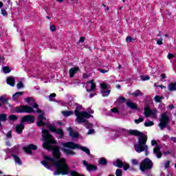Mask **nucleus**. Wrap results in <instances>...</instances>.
<instances>
[{"instance_id":"obj_1","label":"nucleus","mask_w":176,"mask_h":176,"mask_svg":"<svg viewBox=\"0 0 176 176\" xmlns=\"http://www.w3.org/2000/svg\"><path fill=\"white\" fill-rule=\"evenodd\" d=\"M41 137L44 143L43 144V148L47 151H51L54 160H58L61 159V151H60V146L56 145L57 141L53 139V135L50 133L47 129H43ZM54 145V146H53Z\"/></svg>"},{"instance_id":"obj_2","label":"nucleus","mask_w":176,"mask_h":176,"mask_svg":"<svg viewBox=\"0 0 176 176\" xmlns=\"http://www.w3.org/2000/svg\"><path fill=\"white\" fill-rule=\"evenodd\" d=\"M80 109H82V106H77L76 107V109L74 110V113L76 118V122L78 124H80V123H84L86 122L85 119H89V118H93V116L91 114L87 113V111H80Z\"/></svg>"},{"instance_id":"obj_3","label":"nucleus","mask_w":176,"mask_h":176,"mask_svg":"<svg viewBox=\"0 0 176 176\" xmlns=\"http://www.w3.org/2000/svg\"><path fill=\"white\" fill-rule=\"evenodd\" d=\"M63 146L64 148H69V149H80L82 152H85L87 155H90V149L87 147L80 146V144H75L74 142H67L63 143Z\"/></svg>"},{"instance_id":"obj_4","label":"nucleus","mask_w":176,"mask_h":176,"mask_svg":"<svg viewBox=\"0 0 176 176\" xmlns=\"http://www.w3.org/2000/svg\"><path fill=\"white\" fill-rule=\"evenodd\" d=\"M12 113H34V109L29 105H19L15 107L12 111Z\"/></svg>"},{"instance_id":"obj_5","label":"nucleus","mask_w":176,"mask_h":176,"mask_svg":"<svg viewBox=\"0 0 176 176\" xmlns=\"http://www.w3.org/2000/svg\"><path fill=\"white\" fill-rule=\"evenodd\" d=\"M153 167V162L150 160L149 158H145L142 161V163L140 165V170L142 173H145L148 170H151Z\"/></svg>"},{"instance_id":"obj_6","label":"nucleus","mask_w":176,"mask_h":176,"mask_svg":"<svg viewBox=\"0 0 176 176\" xmlns=\"http://www.w3.org/2000/svg\"><path fill=\"white\" fill-rule=\"evenodd\" d=\"M160 122L159 123L158 126L161 130H163L167 127V124H168V122H170V117L167 116V113L164 112L161 114Z\"/></svg>"},{"instance_id":"obj_7","label":"nucleus","mask_w":176,"mask_h":176,"mask_svg":"<svg viewBox=\"0 0 176 176\" xmlns=\"http://www.w3.org/2000/svg\"><path fill=\"white\" fill-rule=\"evenodd\" d=\"M134 146H135V151L138 153H141V152H144L146 156H148V155H149V151H148V145L136 143L134 144Z\"/></svg>"},{"instance_id":"obj_8","label":"nucleus","mask_w":176,"mask_h":176,"mask_svg":"<svg viewBox=\"0 0 176 176\" xmlns=\"http://www.w3.org/2000/svg\"><path fill=\"white\" fill-rule=\"evenodd\" d=\"M21 123H28L29 124H32L35 123V117L32 115H27L22 117L21 120Z\"/></svg>"},{"instance_id":"obj_9","label":"nucleus","mask_w":176,"mask_h":176,"mask_svg":"<svg viewBox=\"0 0 176 176\" xmlns=\"http://www.w3.org/2000/svg\"><path fill=\"white\" fill-rule=\"evenodd\" d=\"M157 111L155 109L153 110L151 109L149 106L144 107V116L146 118H149L150 116H153V118H156Z\"/></svg>"},{"instance_id":"obj_10","label":"nucleus","mask_w":176,"mask_h":176,"mask_svg":"<svg viewBox=\"0 0 176 176\" xmlns=\"http://www.w3.org/2000/svg\"><path fill=\"white\" fill-rule=\"evenodd\" d=\"M48 129L52 133H55V134L60 135V138H64V131L62 129H56L54 125H48Z\"/></svg>"},{"instance_id":"obj_11","label":"nucleus","mask_w":176,"mask_h":176,"mask_svg":"<svg viewBox=\"0 0 176 176\" xmlns=\"http://www.w3.org/2000/svg\"><path fill=\"white\" fill-rule=\"evenodd\" d=\"M82 164H84V166H85V167L87 168V170L88 171H97V166L96 165H93L91 164L87 163V161H82Z\"/></svg>"},{"instance_id":"obj_12","label":"nucleus","mask_w":176,"mask_h":176,"mask_svg":"<svg viewBox=\"0 0 176 176\" xmlns=\"http://www.w3.org/2000/svg\"><path fill=\"white\" fill-rule=\"evenodd\" d=\"M128 135H135V137H140L144 135V133L137 129H130L128 131Z\"/></svg>"},{"instance_id":"obj_13","label":"nucleus","mask_w":176,"mask_h":176,"mask_svg":"<svg viewBox=\"0 0 176 176\" xmlns=\"http://www.w3.org/2000/svg\"><path fill=\"white\" fill-rule=\"evenodd\" d=\"M78 72H79V67L75 66L74 67H72L69 70L70 78H74L75 76V74H78Z\"/></svg>"},{"instance_id":"obj_14","label":"nucleus","mask_w":176,"mask_h":176,"mask_svg":"<svg viewBox=\"0 0 176 176\" xmlns=\"http://www.w3.org/2000/svg\"><path fill=\"white\" fill-rule=\"evenodd\" d=\"M67 131H69V137H72V138H78L79 133L74 132L72 127L67 128Z\"/></svg>"},{"instance_id":"obj_15","label":"nucleus","mask_w":176,"mask_h":176,"mask_svg":"<svg viewBox=\"0 0 176 176\" xmlns=\"http://www.w3.org/2000/svg\"><path fill=\"white\" fill-rule=\"evenodd\" d=\"M153 153L156 155L157 159H162V156H163V154L160 152V146H159L154 147Z\"/></svg>"},{"instance_id":"obj_16","label":"nucleus","mask_w":176,"mask_h":176,"mask_svg":"<svg viewBox=\"0 0 176 176\" xmlns=\"http://www.w3.org/2000/svg\"><path fill=\"white\" fill-rule=\"evenodd\" d=\"M146 141H148V137L146 135H143L139 136V142L138 144L142 145H146Z\"/></svg>"},{"instance_id":"obj_17","label":"nucleus","mask_w":176,"mask_h":176,"mask_svg":"<svg viewBox=\"0 0 176 176\" xmlns=\"http://www.w3.org/2000/svg\"><path fill=\"white\" fill-rule=\"evenodd\" d=\"M25 127L24 124L21 122V124L16 126V133L17 134H23V130H24Z\"/></svg>"},{"instance_id":"obj_18","label":"nucleus","mask_w":176,"mask_h":176,"mask_svg":"<svg viewBox=\"0 0 176 176\" xmlns=\"http://www.w3.org/2000/svg\"><path fill=\"white\" fill-rule=\"evenodd\" d=\"M6 82L8 85H10V86H12L13 87H14V83H16V80L14 79V77L10 76L7 78Z\"/></svg>"},{"instance_id":"obj_19","label":"nucleus","mask_w":176,"mask_h":176,"mask_svg":"<svg viewBox=\"0 0 176 176\" xmlns=\"http://www.w3.org/2000/svg\"><path fill=\"white\" fill-rule=\"evenodd\" d=\"M8 120V114L3 113L0 114V129H2V122Z\"/></svg>"},{"instance_id":"obj_20","label":"nucleus","mask_w":176,"mask_h":176,"mask_svg":"<svg viewBox=\"0 0 176 176\" xmlns=\"http://www.w3.org/2000/svg\"><path fill=\"white\" fill-rule=\"evenodd\" d=\"M126 107H128L131 109H133V110L138 109V104H137V103H134L133 102H126Z\"/></svg>"},{"instance_id":"obj_21","label":"nucleus","mask_w":176,"mask_h":176,"mask_svg":"<svg viewBox=\"0 0 176 176\" xmlns=\"http://www.w3.org/2000/svg\"><path fill=\"white\" fill-rule=\"evenodd\" d=\"M88 83H90V85H91V88L90 89H87V91L88 93H90V91H93V90H96V83H94V80L88 81Z\"/></svg>"},{"instance_id":"obj_22","label":"nucleus","mask_w":176,"mask_h":176,"mask_svg":"<svg viewBox=\"0 0 176 176\" xmlns=\"http://www.w3.org/2000/svg\"><path fill=\"white\" fill-rule=\"evenodd\" d=\"M168 91H176V82H170L168 86Z\"/></svg>"},{"instance_id":"obj_23","label":"nucleus","mask_w":176,"mask_h":176,"mask_svg":"<svg viewBox=\"0 0 176 176\" xmlns=\"http://www.w3.org/2000/svg\"><path fill=\"white\" fill-rule=\"evenodd\" d=\"M12 157L14 160V162L19 164V166H21V164H23V162H21V159H20V157L14 154L12 155Z\"/></svg>"},{"instance_id":"obj_24","label":"nucleus","mask_w":176,"mask_h":176,"mask_svg":"<svg viewBox=\"0 0 176 176\" xmlns=\"http://www.w3.org/2000/svg\"><path fill=\"white\" fill-rule=\"evenodd\" d=\"M24 94V92L23 91H19L13 94L12 96V100L13 101H17V98L20 97V96H23Z\"/></svg>"},{"instance_id":"obj_25","label":"nucleus","mask_w":176,"mask_h":176,"mask_svg":"<svg viewBox=\"0 0 176 176\" xmlns=\"http://www.w3.org/2000/svg\"><path fill=\"white\" fill-rule=\"evenodd\" d=\"M64 153H65V155L67 156H74V155H75V152L72 151V150H69L68 148H63V149Z\"/></svg>"},{"instance_id":"obj_26","label":"nucleus","mask_w":176,"mask_h":176,"mask_svg":"<svg viewBox=\"0 0 176 176\" xmlns=\"http://www.w3.org/2000/svg\"><path fill=\"white\" fill-rule=\"evenodd\" d=\"M75 113L72 111H62V115L65 118H68V116H71V115H74Z\"/></svg>"},{"instance_id":"obj_27","label":"nucleus","mask_w":176,"mask_h":176,"mask_svg":"<svg viewBox=\"0 0 176 176\" xmlns=\"http://www.w3.org/2000/svg\"><path fill=\"white\" fill-rule=\"evenodd\" d=\"M123 161L120 160H117L116 162V167H118V168H123Z\"/></svg>"},{"instance_id":"obj_28","label":"nucleus","mask_w":176,"mask_h":176,"mask_svg":"<svg viewBox=\"0 0 176 176\" xmlns=\"http://www.w3.org/2000/svg\"><path fill=\"white\" fill-rule=\"evenodd\" d=\"M100 93L102 96V97H108L111 93V90L108 89L105 91V89H102L100 91Z\"/></svg>"},{"instance_id":"obj_29","label":"nucleus","mask_w":176,"mask_h":176,"mask_svg":"<svg viewBox=\"0 0 176 176\" xmlns=\"http://www.w3.org/2000/svg\"><path fill=\"white\" fill-rule=\"evenodd\" d=\"M19 117L14 114H11L8 116V120H10L11 122H15V120H18Z\"/></svg>"},{"instance_id":"obj_30","label":"nucleus","mask_w":176,"mask_h":176,"mask_svg":"<svg viewBox=\"0 0 176 176\" xmlns=\"http://www.w3.org/2000/svg\"><path fill=\"white\" fill-rule=\"evenodd\" d=\"M99 164L100 166H107V164H108V161H107V159L102 157L100 158V161H99Z\"/></svg>"},{"instance_id":"obj_31","label":"nucleus","mask_w":176,"mask_h":176,"mask_svg":"<svg viewBox=\"0 0 176 176\" xmlns=\"http://www.w3.org/2000/svg\"><path fill=\"white\" fill-rule=\"evenodd\" d=\"M131 96H134V97H139L140 96H142V92H141L140 89H137L131 94Z\"/></svg>"},{"instance_id":"obj_32","label":"nucleus","mask_w":176,"mask_h":176,"mask_svg":"<svg viewBox=\"0 0 176 176\" xmlns=\"http://www.w3.org/2000/svg\"><path fill=\"white\" fill-rule=\"evenodd\" d=\"M23 150L25 152V153L32 155V150H31L30 145L28 147H23Z\"/></svg>"},{"instance_id":"obj_33","label":"nucleus","mask_w":176,"mask_h":176,"mask_svg":"<svg viewBox=\"0 0 176 176\" xmlns=\"http://www.w3.org/2000/svg\"><path fill=\"white\" fill-rule=\"evenodd\" d=\"M37 126L38 127H42V126H48V124L43 122V120H38L37 122Z\"/></svg>"},{"instance_id":"obj_34","label":"nucleus","mask_w":176,"mask_h":176,"mask_svg":"<svg viewBox=\"0 0 176 176\" xmlns=\"http://www.w3.org/2000/svg\"><path fill=\"white\" fill-rule=\"evenodd\" d=\"M3 71L4 74H9L10 72H12V69H10V67H9V66H4L3 67Z\"/></svg>"},{"instance_id":"obj_35","label":"nucleus","mask_w":176,"mask_h":176,"mask_svg":"<svg viewBox=\"0 0 176 176\" xmlns=\"http://www.w3.org/2000/svg\"><path fill=\"white\" fill-rule=\"evenodd\" d=\"M135 41V38L131 37V36H127L126 38V42H127V43H131L133 42H134Z\"/></svg>"},{"instance_id":"obj_36","label":"nucleus","mask_w":176,"mask_h":176,"mask_svg":"<svg viewBox=\"0 0 176 176\" xmlns=\"http://www.w3.org/2000/svg\"><path fill=\"white\" fill-rule=\"evenodd\" d=\"M126 102V98L120 96L118 97V104H123Z\"/></svg>"},{"instance_id":"obj_37","label":"nucleus","mask_w":176,"mask_h":176,"mask_svg":"<svg viewBox=\"0 0 176 176\" xmlns=\"http://www.w3.org/2000/svg\"><path fill=\"white\" fill-rule=\"evenodd\" d=\"M155 102H162V100H163V96H156L154 98Z\"/></svg>"},{"instance_id":"obj_38","label":"nucleus","mask_w":176,"mask_h":176,"mask_svg":"<svg viewBox=\"0 0 176 176\" xmlns=\"http://www.w3.org/2000/svg\"><path fill=\"white\" fill-rule=\"evenodd\" d=\"M154 124H155V122H153V121L144 122L145 127H151V126H153Z\"/></svg>"},{"instance_id":"obj_39","label":"nucleus","mask_w":176,"mask_h":176,"mask_svg":"<svg viewBox=\"0 0 176 176\" xmlns=\"http://www.w3.org/2000/svg\"><path fill=\"white\" fill-rule=\"evenodd\" d=\"M0 101H1V102L3 104H9V100L5 98L3 96L0 97Z\"/></svg>"},{"instance_id":"obj_40","label":"nucleus","mask_w":176,"mask_h":176,"mask_svg":"<svg viewBox=\"0 0 176 176\" xmlns=\"http://www.w3.org/2000/svg\"><path fill=\"white\" fill-rule=\"evenodd\" d=\"M140 79L143 81L145 80H149V79H151V76L146 75V76H140Z\"/></svg>"},{"instance_id":"obj_41","label":"nucleus","mask_w":176,"mask_h":176,"mask_svg":"<svg viewBox=\"0 0 176 176\" xmlns=\"http://www.w3.org/2000/svg\"><path fill=\"white\" fill-rule=\"evenodd\" d=\"M144 119L145 118L144 117H141L139 119L135 120V123H136V124H139V123H142Z\"/></svg>"},{"instance_id":"obj_42","label":"nucleus","mask_w":176,"mask_h":176,"mask_svg":"<svg viewBox=\"0 0 176 176\" xmlns=\"http://www.w3.org/2000/svg\"><path fill=\"white\" fill-rule=\"evenodd\" d=\"M84 123H85V126L86 129H91V127H93V124L87 122V120H86V122H85Z\"/></svg>"},{"instance_id":"obj_43","label":"nucleus","mask_w":176,"mask_h":176,"mask_svg":"<svg viewBox=\"0 0 176 176\" xmlns=\"http://www.w3.org/2000/svg\"><path fill=\"white\" fill-rule=\"evenodd\" d=\"M123 174V171L122 170V169H117L116 170V176H122Z\"/></svg>"},{"instance_id":"obj_44","label":"nucleus","mask_w":176,"mask_h":176,"mask_svg":"<svg viewBox=\"0 0 176 176\" xmlns=\"http://www.w3.org/2000/svg\"><path fill=\"white\" fill-rule=\"evenodd\" d=\"M29 146L32 151H36V149H38V146L35 144H29Z\"/></svg>"},{"instance_id":"obj_45","label":"nucleus","mask_w":176,"mask_h":176,"mask_svg":"<svg viewBox=\"0 0 176 176\" xmlns=\"http://www.w3.org/2000/svg\"><path fill=\"white\" fill-rule=\"evenodd\" d=\"M123 169L124 170V171H127V170H129L130 168V164L125 163L123 164Z\"/></svg>"},{"instance_id":"obj_46","label":"nucleus","mask_w":176,"mask_h":176,"mask_svg":"<svg viewBox=\"0 0 176 176\" xmlns=\"http://www.w3.org/2000/svg\"><path fill=\"white\" fill-rule=\"evenodd\" d=\"M17 89H23L24 87V84L23 83L22 81H20L17 85H16Z\"/></svg>"},{"instance_id":"obj_47","label":"nucleus","mask_w":176,"mask_h":176,"mask_svg":"<svg viewBox=\"0 0 176 176\" xmlns=\"http://www.w3.org/2000/svg\"><path fill=\"white\" fill-rule=\"evenodd\" d=\"M100 87L102 90H106V89H108V85L105 83L100 84Z\"/></svg>"},{"instance_id":"obj_48","label":"nucleus","mask_w":176,"mask_h":176,"mask_svg":"<svg viewBox=\"0 0 176 176\" xmlns=\"http://www.w3.org/2000/svg\"><path fill=\"white\" fill-rule=\"evenodd\" d=\"M111 112H113V113H119V109H118V107H114L111 109Z\"/></svg>"},{"instance_id":"obj_49","label":"nucleus","mask_w":176,"mask_h":176,"mask_svg":"<svg viewBox=\"0 0 176 176\" xmlns=\"http://www.w3.org/2000/svg\"><path fill=\"white\" fill-rule=\"evenodd\" d=\"M57 95L56 94H51L50 96H49V98H50V101H53V99L52 98H54V97H56Z\"/></svg>"},{"instance_id":"obj_50","label":"nucleus","mask_w":176,"mask_h":176,"mask_svg":"<svg viewBox=\"0 0 176 176\" xmlns=\"http://www.w3.org/2000/svg\"><path fill=\"white\" fill-rule=\"evenodd\" d=\"M1 12L3 16H8V11H6V9H1Z\"/></svg>"},{"instance_id":"obj_51","label":"nucleus","mask_w":176,"mask_h":176,"mask_svg":"<svg viewBox=\"0 0 176 176\" xmlns=\"http://www.w3.org/2000/svg\"><path fill=\"white\" fill-rule=\"evenodd\" d=\"M168 60H171L173 58H174V54H171V53H169L167 56Z\"/></svg>"},{"instance_id":"obj_52","label":"nucleus","mask_w":176,"mask_h":176,"mask_svg":"<svg viewBox=\"0 0 176 176\" xmlns=\"http://www.w3.org/2000/svg\"><path fill=\"white\" fill-rule=\"evenodd\" d=\"M38 120H45V119H46V118H45V116H43V114H41V115H39V116H38Z\"/></svg>"},{"instance_id":"obj_53","label":"nucleus","mask_w":176,"mask_h":176,"mask_svg":"<svg viewBox=\"0 0 176 176\" xmlns=\"http://www.w3.org/2000/svg\"><path fill=\"white\" fill-rule=\"evenodd\" d=\"M99 72H100V74H107V72H108V71L104 69H98Z\"/></svg>"},{"instance_id":"obj_54","label":"nucleus","mask_w":176,"mask_h":176,"mask_svg":"<svg viewBox=\"0 0 176 176\" xmlns=\"http://www.w3.org/2000/svg\"><path fill=\"white\" fill-rule=\"evenodd\" d=\"M31 100H32V98H31V97H28V98H25V101L26 102H28V104H30V102H31Z\"/></svg>"},{"instance_id":"obj_55","label":"nucleus","mask_w":176,"mask_h":176,"mask_svg":"<svg viewBox=\"0 0 176 176\" xmlns=\"http://www.w3.org/2000/svg\"><path fill=\"white\" fill-rule=\"evenodd\" d=\"M50 31H52V32H54V31H56V25H52L50 27Z\"/></svg>"},{"instance_id":"obj_56","label":"nucleus","mask_w":176,"mask_h":176,"mask_svg":"<svg viewBox=\"0 0 176 176\" xmlns=\"http://www.w3.org/2000/svg\"><path fill=\"white\" fill-rule=\"evenodd\" d=\"M87 134L88 135L94 134V129H89Z\"/></svg>"},{"instance_id":"obj_57","label":"nucleus","mask_w":176,"mask_h":176,"mask_svg":"<svg viewBox=\"0 0 176 176\" xmlns=\"http://www.w3.org/2000/svg\"><path fill=\"white\" fill-rule=\"evenodd\" d=\"M165 168H168L170 167V161H167L164 164Z\"/></svg>"},{"instance_id":"obj_58","label":"nucleus","mask_w":176,"mask_h":176,"mask_svg":"<svg viewBox=\"0 0 176 176\" xmlns=\"http://www.w3.org/2000/svg\"><path fill=\"white\" fill-rule=\"evenodd\" d=\"M157 45H163V38L157 40Z\"/></svg>"},{"instance_id":"obj_59","label":"nucleus","mask_w":176,"mask_h":176,"mask_svg":"<svg viewBox=\"0 0 176 176\" xmlns=\"http://www.w3.org/2000/svg\"><path fill=\"white\" fill-rule=\"evenodd\" d=\"M131 162L134 166H137V164H138V161L137 160H132Z\"/></svg>"},{"instance_id":"obj_60","label":"nucleus","mask_w":176,"mask_h":176,"mask_svg":"<svg viewBox=\"0 0 176 176\" xmlns=\"http://www.w3.org/2000/svg\"><path fill=\"white\" fill-rule=\"evenodd\" d=\"M151 145H152V146H155V145H157V142H156L155 140H153L151 141Z\"/></svg>"},{"instance_id":"obj_61","label":"nucleus","mask_w":176,"mask_h":176,"mask_svg":"<svg viewBox=\"0 0 176 176\" xmlns=\"http://www.w3.org/2000/svg\"><path fill=\"white\" fill-rule=\"evenodd\" d=\"M7 137H8V138H12V131H9L7 133Z\"/></svg>"},{"instance_id":"obj_62","label":"nucleus","mask_w":176,"mask_h":176,"mask_svg":"<svg viewBox=\"0 0 176 176\" xmlns=\"http://www.w3.org/2000/svg\"><path fill=\"white\" fill-rule=\"evenodd\" d=\"M85 39H86V38L82 36V37L80 38L79 42H80L81 43H83V42H85Z\"/></svg>"},{"instance_id":"obj_63","label":"nucleus","mask_w":176,"mask_h":176,"mask_svg":"<svg viewBox=\"0 0 176 176\" xmlns=\"http://www.w3.org/2000/svg\"><path fill=\"white\" fill-rule=\"evenodd\" d=\"M39 105L37 103H34L33 108L34 109H36V108H38Z\"/></svg>"},{"instance_id":"obj_64","label":"nucleus","mask_w":176,"mask_h":176,"mask_svg":"<svg viewBox=\"0 0 176 176\" xmlns=\"http://www.w3.org/2000/svg\"><path fill=\"white\" fill-rule=\"evenodd\" d=\"M170 140L173 142H175V144L176 143V137H171Z\"/></svg>"}]
</instances>
